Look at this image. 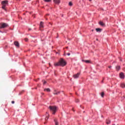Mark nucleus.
I'll return each instance as SVG.
<instances>
[{"label":"nucleus","mask_w":125,"mask_h":125,"mask_svg":"<svg viewBox=\"0 0 125 125\" xmlns=\"http://www.w3.org/2000/svg\"><path fill=\"white\" fill-rule=\"evenodd\" d=\"M67 62L63 58H61L58 62H55L54 63L55 67H57V66H61L62 67H64L66 66Z\"/></svg>","instance_id":"obj_1"},{"label":"nucleus","mask_w":125,"mask_h":125,"mask_svg":"<svg viewBox=\"0 0 125 125\" xmlns=\"http://www.w3.org/2000/svg\"><path fill=\"white\" fill-rule=\"evenodd\" d=\"M49 108L51 112H52L53 115H54L56 113V111H57V107L56 106H50Z\"/></svg>","instance_id":"obj_2"},{"label":"nucleus","mask_w":125,"mask_h":125,"mask_svg":"<svg viewBox=\"0 0 125 125\" xmlns=\"http://www.w3.org/2000/svg\"><path fill=\"white\" fill-rule=\"evenodd\" d=\"M8 3V0H4L1 2L2 4V8L4 10H5L6 11V9H5V6H6L7 4Z\"/></svg>","instance_id":"obj_3"},{"label":"nucleus","mask_w":125,"mask_h":125,"mask_svg":"<svg viewBox=\"0 0 125 125\" xmlns=\"http://www.w3.org/2000/svg\"><path fill=\"white\" fill-rule=\"evenodd\" d=\"M6 27H8L7 23L4 22H1L0 23V29H4L6 28Z\"/></svg>","instance_id":"obj_4"},{"label":"nucleus","mask_w":125,"mask_h":125,"mask_svg":"<svg viewBox=\"0 0 125 125\" xmlns=\"http://www.w3.org/2000/svg\"><path fill=\"white\" fill-rule=\"evenodd\" d=\"M119 77H120V79H125V74H124V73L121 72L119 74Z\"/></svg>","instance_id":"obj_5"},{"label":"nucleus","mask_w":125,"mask_h":125,"mask_svg":"<svg viewBox=\"0 0 125 125\" xmlns=\"http://www.w3.org/2000/svg\"><path fill=\"white\" fill-rule=\"evenodd\" d=\"M80 75H81V73H78L77 74L74 75L73 77H74V79H78V78H79Z\"/></svg>","instance_id":"obj_6"},{"label":"nucleus","mask_w":125,"mask_h":125,"mask_svg":"<svg viewBox=\"0 0 125 125\" xmlns=\"http://www.w3.org/2000/svg\"><path fill=\"white\" fill-rule=\"evenodd\" d=\"M14 44L17 47H19V42H18L16 41L14 42Z\"/></svg>","instance_id":"obj_7"},{"label":"nucleus","mask_w":125,"mask_h":125,"mask_svg":"<svg viewBox=\"0 0 125 125\" xmlns=\"http://www.w3.org/2000/svg\"><path fill=\"white\" fill-rule=\"evenodd\" d=\"M53 1L56 3V4H59L60 3V0H54Z\"/></svg>","instance_id":"obj_8"},{"label":"nucleus","mask_w":125,"mask_h":125,"mask_svg":"<svg viewBox=\"0 0 125 125\" xmlns=\"http://www.w3.org/2000/svg\"><path fill=\"white\" fill-rule=\"evenodd\" d=\"M40 29H42V28H43V22L41 21L40 22Z\"/></svg>","instance_id":"obj_9"},{"label":"nucleus","mask_w":125,"mask_h":125,"mask_svg":"<svg viewBox=\"0 0 125 125\" xmlns=\"http://www.w3.org/2000/svg\"><path fill=\"white\" fill-rule=\"evenodd\" d=\"M46 117L45 118V121H47V120H48V119L49 118V114H48L47 113H46Z\"/></svg>","instance_id":"obj_10"},{"label":"nucleus","mask_w":125,"mask_h":125,"mask_svg":"<svg viewBox=\"0 0 125 125\" xmlns=\"http://www.w3.org/2000/svg\"><path fill=\"white\" fill-rule=\"evenodd\" d=\"M116 69L117 71H120V70H121V66L120 65H117L116 66Z\"/></svg>","instance_id":"obj_11"},{"label":"nucleus","mask_w":125,"mask_h":125,"mask_svg":"<svg viewBox=\"0 0 125 125\" xmlns=\"http://www.w3.org/2000/svg\"><path fill=\"white\" fill-rule=\"evenodd\" d=\"M59 93H60V92L59 91V92H57L56 91V90H54V92L53 93V94L55 95H57L58 94H59Z\"/></svg>","instance_id":"obj_12"},{"label":"nucleus","mask_w":125,"mask_h":125,"mask_svg":"<svg viewBox=\"0 0 125 125\" xmlns=\"http://www.w3.org/2000/svg\"><path fill=\"white\" fill-rule=\"evenodd\" d=\"M54 122H55V125H59V124L58 123V121H57V119H54Z\"/></svg>","instance_id":"obj_13"},{"label":"nucleus","mask_w":125,"mask_h":125,"mask_svg":"<svg viewBox=\"0 0 125 125\" xmlns=\"http://www.w3.org/2000/svg\"><path fill=\"white\" fill-rule=\"evenodd\" d=\"M99 24L101 25V26H102L103 27L105 26V24H104V23H103V22L102 21H100Z\"/></svg>","instance_id":"obj_14"},{"label":"nucleus","mask_w":125,"mask_h":125,"mask_svg":"<svg viewBox=\"0 0 125 125\" xmlns=\"http://www.w3.org/2000/svg\"><path fill=\"white\" fill-rule=\"evenodd\" d=\"M96 32H99V33H100L102 31V29L101 28H96Z\"/></svg>","instance_id":"obj_15"},{"label":"nucleus","mask_w":125,"mask_h":125,"mask_svg":"<svg viewBox=\"0 0 125 125\" xmlns=\"http://www.w3.org/2000/svg\"><path fill=\"white\" fill-rule=\"evenodd\" d=\"M82 61L83 62H85V63H90V60H83Z\"/></svg>","instance_id":"obj_16"},{"label":"nucleus","mask_w":125,"mask_h":125,"mask_svg":"<svg viewBox=\"0 0 125 125\" xmlns=\"http://www.w3.org/2000/svg\"><path fill=\"white\" fill-rule=\"evenodd\" d=\"M44 91H47V92H50V89L49 88H46L44 89Z\"/></svg>","instance_id":"obj_17"},{"label":"nucleus","mask_w":125,"mask_h":125,"mask_svg":"<svg viewBox=\"0 0 125 125\" xmlns=\"http://www.w3.org/2000/svg\"><path fill=\"white\" fill-rule=\"evenodd\" d=\"M101 96L103 98L104 97V92H102V93H100Z\"/></svg>","instance_id":"obj_18"},{"label":"nucleus","mask_w":125,"mask_h":125,"mask_svg":"<svg viewBox=\"0 0 125 125\" xmlns=\"http://www.w3.org/2000/svg\"><path fill=\"white\" fill-rule=\"evenodd\" d=\"M121 86L122 87V88H125V84L124 83H121Z\"/></svg>","instance_id":"obj_19"},{"label":"nucleus","mask_w":125,"mask_h":125,"mask_svg":"<svg viewBox=\"0 0 125 125\" xmlns=\"http://www.w3.org/2000/svg\"><path fill=\"white\" fill-rule=\"evenodd\" d=\"M44 1H45V2H50L51 1V0H43Z\"/></svg>","instance_id":"obj_20"},{"label":"nucleus","mask_w":125,"mask_h":125,"mask_svg":"<svg viewBox=\"0 0 125 125\" xmlns=\"http://www.w3.org/2000/svg\"><path fill=\"white\" fill-rule=\"evenodd\" d=\"M69 6H72L73 5V3H72V2H69Z\"/></svg>","instance_id":"obj_21"},{"label":"nucleus","mask_w":125,"mask_h":125,"mask_svg":"<svg viewBox=\"0 0 125 125\" xmlns=\"http://www.w3.org/2000/svg\"><path fill=\"white\" fill-rule=\"evenodd\" d=\"M75 102H76V103H78V102H80V100H79V99H76L75 100Z\"/></svg>","instance_id":"obj_22"},{"label":"nucleus","mask_w":125,"mask_h":125,"mask_svg":"<svg viewBox=\"0 0 125 125\" xmlns=\"http://www.w3.org/2000/svg\"><path fill=\"white\" fill-rule=\"evenodd\" d=\"M45 83H46V81L44 80L43 83V84H45Z\"/></svg>","instance_id":"obj_23"},{"label":"nucleus","mask_w":125,"mask_h":125,"mask_svg":"<svg viewBox=\"0 0 125 125\" xmlns=\"http://www.w3.org/2000/svg\"><path fill=\"white\" fill-rule=\"evenodd\" d=\"M67 55H68V56H70V55H71V54L70 53H67Z\"/></svg>","instance_id":"obj_24"},{"label":"nucleus","mask_w":125,"mask_h":125,"mask_svg":"<svg viewBox=\"0 0 125 125\" xmlns=\"http://www.w3.org/2000/svg\"><path fill=\"white\" fill-rule=\"evenodd\" d=\"M24 41H25V42H27L28 41V39L27 38H25L24 39Z\"/></svg>","instance_id":"obj_25"},{"label":"nucleus","mask_w":125,"mask_h":125,"mask_svg":"<svg viewBox=\"0 0 125 125\" xmlns=\"http://www.w3.org/2000/svg\"><path fill=\"white\" fill-rule=\"evenodd\" d=\"M14 103H15L14 101H12V104H14Z\"/></svg>","instance_id":"obj_26"},{"label":"nucleus","mask_w":125,"mask_h":125,"mask_svg":"<svg viewBox=\"0 0 125 125\" xmlns=\"http://www.w3.org/2000/svg\"><path fill=\"white\" fill-rule=\"evenodd\" d=\"M106 124H107V125H109V124H110V123L109 122H106Z\"/></svg>","instance_id":"obj_27"},{"label":"nucleus","mask_w":125,"mask_h":125,"mask_svg":"<svg viewBox=\"0 0 125 125\" xmlns=\"http://www.w3.org/2000/svg\"><path fill=\"white\" fill-rule=\"evenodd\" d=\"M49 65L50 67L51 66V64H50V63H49Z\"/></svg>","instance_id":"obj_28"},{"label":"nucleus","mask_w":125,"mask_h":125,"mask_svg":"<svg viewBox=\"0 0 125 125\" xmlns=\"http://www.w3.org/2000/svg\"><path fill=\"white\" fill-rule=\"evenodd\" d=\"M29 31H31V30H32L31 28H29Z\"/></svg>","instance_id":"obj_29"},{"label":"nucleus","mask_w":125,"mask_h":125,"mask_svg":"<svg viewBox=\"0 0 125 125\" xmlns=\"http://www.w3.org/2000/svg\"><path fill=\"white\" fill-rule=\"evenodd\" d=\"M89 0V1H91L92 0Z\"/></svg>","instance_id":"obj_30"},{"label":"nucleus","mask_w":125,"mask_h":125,"mask_svg":"<svg viewBox=\"0 0 125 125\" xmlns=\"http://www.w3.org/2000/svg\"><path fill=\"white\" fill-rule=\"evenodd\" d=\"M44 124H46V122H45Z\"/></svg>","instance_id":"obj_31"},{"label":"nucleus","mask_w":125,"mask_h":125,"mask_svg":"<svg viewBox=\"0 0 125 125\" xmlns=\"http://www.w3.org/2000/svg\"><path fill=\"white\" fill-rule=\"evenodd\" d=\"M112 125H115V124H113Z\"/></svg>","instance_id":"obj_32"},{"label":"nucleus","mask_w":125,"mask_h":125,"mask_svg":"<svg viewBox=\"0 0 125 125\" xmlns=\"http://www.w3.org/2000/svg\"><path fill=\"white\" fill-rule=\"evenodd\" d=\"M66 48H68V47H66Z\"/></svg>","instance_id":"obj_33"}]
</instances>
